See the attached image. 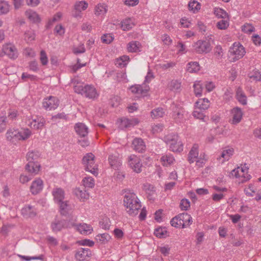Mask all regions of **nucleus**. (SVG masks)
Masks as SVG:
<instances>
[{"mask_svg": "<svg viewBox=\"0 0 261 261\" xmlns=\"http://www.w3.org/2000/svg\"><path fill=\"white\" fill-rule=\"evenodd\" d=\"M138 120L135 118L129 119L126 118H122L120 119L119 127L121 129L129 128L138 124Z\"/></svg>", "mask_w": 261, "mask_h": 261, "instance_id": "nucleus-18", "label": "nucleus"}, {"mask_svg": "<svg viewBox=\"0 0 261 261\" xmlns=\"http://www.w3.org/2000/svg\"><path fill=\"white\" fill-rule=\"evenodd\" d=\"M198 146L194 144L188 154V161L190 164L194 163L198 158Z\"/></svg>", "mask_w": 261, "mask_h": 261, "instance_id": "nucleus-22", "label": "nucleus"}, {"mask_svg": "<svg viewBox=\"0 0 261 261\" xmlns=\"http://www.w3.org/2000/svg\"><path fill=\"white\" fill-rule=\"evenodd\" d=\"M74 129L76 134L83 138L87 136L88 134V128L83 123H76L74 125Z\"/></svg>", "mask_w": 261, "mask_h": 261, "instance_id": "nucleus-19", "label": "nucleus"}, {"mask_svg": "<svg viewBox=\"0 0 261 261\" xmlns=\"http://www.w3.org/2000/svg\"><path fill=\"white\" fill-rule=\"evenodd\" d=\"M194 51L198 54H207L212 50V46L208 40H198L193 45Z\"/></svg>", "mask_w": 261, "mask_h": 261, "instance_id": "nucleus-9", "label": "nucleus"}, {"mask_svg": "<svg viewBox=\"0 0 261 261\" xmlns=\"http://www.w3.org/2000/svg\"><path fill=\"white\" fill-rule=\"evenodd\" d=\"M39 154L37 151H29L27 154V160L28 161L25 166V170L28 172L37 174L40 170V165L37 162Z\"/></svg>", "mask_w": 261, "mask_h": 261, "instance_id": "nucleus-3", "label": "nucleus"}, {"mask_svg": "<svg viewBox=\"0 0 261 261\" xmlns=\"http://www.w3.org/2000/svg\"><path fill=\"white\" fill-rule=\"evenodd\" d=\"M123 202L129 215L135 216L138 214L141 205L135 194L133 193H126L124 196Z\"/></svg>", "mask_w": 261, "mask_h": 261, "instance_id": "nucleus-2", "label": "nucleus"}, {"mask_svg": "<svg viewBox=\"0 0 261 261\" xmlns=\"http://www.w3.org/2000/svg\"><path fill=\"white\" fill-rule=\"evenodd\" d=\"M7 118L5 116H0V133L4 132L7 126Z\"/></svg>", "mask_w": 261, "mask_h": 261, "instance_id": "nucleus-58", "label": "nucleus"}, {"mask_svg": "<svg viewBox=\"0 0 261 261\" xmlns=\"http://www.w3.org/2000/svg\"><path fill=\"white\" fill-rule=\"evenodd\" d=\"M90 169L87 170V171L90 172L95 176H97L98 174V168L96 164H90L89 165Z\"/></svg>", "mask_w": 261, "mask_h": 261, "instance_id": "nucleus-61", "label": "nucleus"}, {"mask_svg": "<svg viewBox=\"0 0 261 261\" xmlns=\"http://www.w3.org/2000/svg\"><path fill=\"white\" fill-rule=\"evenodd\" d=\"M35 38V34L32 31H28L24 34V39L28 42L33 41Z\"/></svg>", "mask_w": 261, "mask_h": 261, "instance_id": "nucleus-54", "label": "nucleus"}, {"mask_svg": "<svg viewBox=\"0 0 261 261\" xmlns=\"http://www.w3.org/2000/svg\"><path fill=\"white\" fill-rule=\"evenodd\" d=\"M200 4L196 1H190L188 4L189 10L194 13H197L200 9Z\"/></svg>", "mask_w": 261, "mask_h": 261, "instance_id": "nucleus-37", "label": "nucleus"}, {"mask_svg": "<svg viewBox=\"0 0 261 261\" xmlns=\"http://www.w3.org/2000/svg\"><path fill=\"white\" fill-rule=\"evenodd\" d=\"M94 158L95 156L92 153H87L83 157L82 161L86 171L90 169L89 165L90 164L94 163Z\"/></svg>", "mask_w": 261, "mask_h": 261, "instance_id": "nucleus-27", "label": "nucleus"}, {"mask_svg": "<svg viewBox=\"0 0 261 261\" xmlns=\"http://www.w3.org/2000/svg\"><path fill=\"white\" fill-rule=\"evenodd\" d=\"M143 190L149 195H152L154 192V188L150 184H145L143 185Z\"/></svg>", "mask_w": 261, "mask_h": 261, "instance_id": "nucleus-50", "label": "nucleus"}, {"mask_svg": "<svg viewBox=\"0 0 261 261\" xmlns=\"http://www.w3.org/2000/svg\"><path fill=\"white\" fill-rule=\"evenodd\" d=\"M132 144L134 149L139 152H142L145 150V145L143 140L141 138H136L134 139Z\"/></svg>", "mask_w": 261, "mask_h": 261, "instance_id": "nucleus-25", "label": "nucleus"}, {"mask_svg": "<svg viewBox=\"0 0 261 261\" xmlns=\"http://www.w3.org/2000/svg\"><path fill=\"white\" fill-rule=\"evenodd\" d=\"M187 70L190 73L196 72L200 70L199 65L197 62L189 63Z\"/></svg>", "mask_w": 261, "mask_h": 261, "instance_id": "nucleus-39", "label": "nucleus"}, {"mask_svg": "<svg viewBox=\"0 0 261 261\" xmlns=\"http://www.w3.org/2000/svg\"><path fill=\"white\" fill-rule=\"evenodd\" d=\"M31 134V130L29 129H23L21 130L13 128L9 129L7 132L6 138L8 141L14 142L27 140L30 137Z\"/></svg>", "mask_w": 261, "mask_h": 261, "instance_id": "nucleus-4", "label": "nucleus"}, {"mask_svg": "<svg viewBox=\"0 0 261 261\" xmlns=\"http://www.w3.org/2000/svg\"><path fill=\"white\" fill-rule=\"evenodd\" d=\"M214 14L218 18L223 19L228 18V14L221 8H216L214 10Z\"/></svg>", "mask_w": 261, "mask_h": 261, "instance_id": "nucleus-45", "label": "nucleus"}, {"mask_svg": "<svg viewBox=\"0 0 261 261\" xmlns=\"http://www.w3.org/2000/svg\"><path fill=\"white\" fill-rule=\"evenodd\" d=\"M190 206V202L187 199H183L180 202V207L182 210L187 211Z\"/></svg>", "mask_w": 261, "mask_h": 261, "instance_id": "nucleus-57", "label": "nucleus"}, {"mask_svg": "<svg viewBox=\"0 0 261 261\" xmlns=\"http://www.w3.org/2000/svg\"><path fill=\"white\" fill-rule=\"evenodd\" d=\"M69 222L65 220H55L51 224L53 231L57 232L68 227Z\"/></svg>", "mask_w": 261, "mask_h": 261, "instance_id": "nucleus-16", "label": "nucleus"}, {"mask_svg": "<svg viewBox=\"0 0 261 261\" xmlns=\"http://www.w3.org/2000/svg\"><path fill=\"white\" fill-rule=\"evenodd\" d=\"M204 111L195 108L193 112V116L194 118L204 120L205 115L204 114Z\"/></svg>", "mask_w": 261, "mask_h": 261, "instance_id": "nucleus-47", "label": "nucleus"}, {"mask_svg": "<svg viewBox=\"0 0 261 261\" xmlns=\"http://www.w3.org/2000/svg\"><path fill=\"white\" fill-rule=\"evenodd\" d=\"M172 114V117L177 123H180L184 120L185 111L184 108L179 105L172 103L171 106Z\"/></svg>", "mask_w": 261, "mask_h": 261, "instance_id": "nucleus-10", "label": "nucleus"}, {"mask_svg": "<svg viewBox=\"0 0 261 261\" xmlns=\"http://www.w3.org/2000/svg\"><path fill=\"white\" fill-rule=\"evenodd\" d=\"M228 19H223L218 21L217 23V27L219 29L225 30L229 25V22L227 20Z\"/></svg>", "mask_w": 261, "mask_h": 261, "instance_id": "nucleus-52", "label": "nucleus"}, {"mask_svg": "<svg viewBox=\"0 0 261 261\" xmlns=\"http://www.w3.org/2000/svg\"><path fill=\"white\" fill-rule=\"evenodd\" d=\"M194 92L196 96H200L202 94V87L199 82L193 85Z\"/></svg>", "mask_w": 261, "mask_h": 261, "instance_id": "nucleus-55", "label": "nucleus"}, {"mask_svg": "<svg viewBox=\"0 0 261 261\" xmlns=\"http://www.w3.org/2000/svg\"><path fill=\"white\" fill-rule=\"evenodd\" d=\"M232 116V123L237 124L239 123L242 120L243 116V112L241 108L235 107L231 110Z\"/></svg>", "mask_w": 261, "mask_h": 261, "instance_id": "nucleus-20", "label": "nucleus"}, {"mask_svg": "<svg viewBox=\"0 0 261 261\" xmlns=\"http://www.w3.org/2000/svg\"><path fill=\"white\" fill-rule=\"evenodd\" d=\"M229 52L231 56H233L231 59L232 62H236L242 58L246 53L243 46L238 42L233 43V46L230 48Z\"/></svg>", "mask_w": 261, "mask_h": 261, "instance_id": "nucleus-7", "label": "nucleus"}, {"mask_svg": "<svg viewBox=\"0 0 261 261\" xmlns=\"http://www.w3.org/2000/svg\"><path fill=\"white\" fill-rule=\"evenodd\" d=\"M196 108L205 111L210 107V101L207 98L199 99L195 103Z\"/></svg>", "mask_w": 261, "mask_h": 261, "instance_id": "nucleus-29", "label": "nucleus"}, {"mask_svg": "<svg viewBox=\"0 0 261 261\" xmlns=\"http://www.w3.org/2000/svg\"><path fill=\"white\" fill-rule=\"evenodd\" d=\"M133 25V22L130 18H126L121 21V28L124 31L130 30Z\"/></svg>", "mask_w": 261, "mask_h": 261, "instance_id": "nucleus-41", "label": "nucleus"}, {"mask_svg": "<svg viewBox=\"0 0 261 261\" xmlns=\"http://www.w3.org/2000/svg\"><path fill=\"white\" fill-rule=\"evenodd\" d=\"M40 61L43 65H46L48 63V58L44 50H42L40 51Z\"/></svg>", "mask_w": 261, "mask_h": 261, "instance_id": "nucleus-60", "label": "nucleus"}, {"mask_svg": "<svg viewBox=\"0 0 261 261\" xmlns=\"http://www.w3.org/2000/svg\"><path fill=\"white\" fill-rule=\"evenodd\" d=\"M71 83L73 84L76 93L81 94L87 98L95 99L98 96L96 89L92 85H87L84 86L83 83L79 82L76 78L72 79Z\"/></svg>", "mask_w": 261, "mask_h": 261, "instance_id": "nucleus-1", "label": "nucleus"}, {"mask_svg": "<svg viewBox=\"0 0 261 261\" xmlns=\"http://www.w3.org/2000/svg\"><path fill=\"white\" fill-rule=\"evenodd\" d=\"M74 193L82 201H84L89 197V193L87 192L85 188H83L82 189L80 188H75L74 190Z\"/></svg>", "mask_w": 261, "mask_h": 261, "instance_id": "nucleus-26", "label": "nucleus"}, {"mask_svg": "<svg viewBox=\"0 0 261 261\" xmlns=\"http://www.w3.org/2000/svg\"><path fill=\"white\" fill-rule=\"evenodd\" d=\"M154 234L159 238H165L168 236L166 228L159 227L154 230Z\"/></svg>", "mask_w": 261, "mask_h": 261, "instance_id": "nucleus-40", "label": "nucleus"}, {"mask_svg": "<svg viewBox=\"0 0 261 261\" xmlns=\"http://www.w3.org/2000/svg\"><path fill=\"white\" fill-rule=\"evenodd\" d=\"M109 162L111 167L115 169L118 170L121 165V159L118 155H111L109 157Z\"/></svg>", "mask_w": 261, "mask_h": 261, "instance_id": "nucleus-24", "label": "nucleus"}, {"mask_svg": "<svg viewBox=\"0 0 261 261\" xmlns=\"http://www.w3.org/2000/svg\"><path fill=\"white\" fill-rule=\"evenodd\" d=\"M25 15L29 20L33 23L39 22L40 21L39 15L33 10L31 9L27 10Z\"/></svg>", "mask_w": 261, "mask_h": 261, "instance_id": "nucleus-28", "label": "nucleus"}, {"mask_svg": "<svg viewBox=\"0 0 261 261\" xmlns=\"http://www.w3.org/2000/svg\"><path fill=\"white\" fill-rule=\"evenodd\" d=\"M10 5L6 1H0V15H5L10 11Z\"/></svg>", "mask_w": 261, "mask_h": 261, "instance_id": "nucleus-34", "label": "nucleus"}, {"mask_svg": "<svg viewBox=\"0 0 261 261\" xmlns=\"http://www.w3.org/2000/svg\"><path fill=\"white\" fill-rule=\"evenodd\" d=\"M191 216L187 213L180 214L173 218L171 221V225L175 227L185 228L192 224Z\"/></svg>", "mask_w": 261, "mask_h": 261, "instance_id": "nucleus-5", "label": "nucleus"}, {"mask_svg": "<svg viewBox=\"0 0 261 261\" xmlns=\"http://www.w3.org/2000/svg\"><path fill=\"white\" fill-rule=\"evenodd\" d=\"M7 56L11 59H15L18 57V51L16 47L11 43L5 44L0 50V57Z\"/></svg>", "mask_w": 261, "mask_h": 261, "instance_id": "nucleus-8", "label": "nucleus"}, {"mask_svg": "<svg viewBox=\"0 0 261 261\" xmlns=\"http://www.w3.org/2000/svg\"><path fill=\"white\" fill-rule=\"evenodd\" d=\"M165 111L162 108H158L151 112V117L153 118H159L164 116Z\"/></svg>", "mask_w": 261, "mask_h": 261, "instance_id": "nucleus-38", "label": "nucleus"}, {"mask_svg": "<svg viewBox=\"0 0 261 261\" xmlns=\"http://www.w3.org/2000/svg\"><path fill=\"white\" fill-rule=\"evenodd\" d=\"M171 90L178 91L180 89L181 83L177 80H172L168 84Z\"/></svg>", "mask_w": 261, "mask_h": 261, "instance_id": "nucleus-48", "label": "nucleus"}, {"mask_svg": "<svg viewBox=\"0 0 261 261\" xmlns=\"http://www.w3.org/2000/svg\"><path fill=\"white\" fill-rule=\"evenodd\" d=\"M114 38L112 37L111 34H105L101 37V40L102 41V42L109 44L113 40Z\"/></svg>", "mask_w": 261, "mask_h": 261, "instance_id": "nucleus-59", "label": "nucleus"}, {"mask_svg": "<svg viewBox=\"0 0 261 261\" xmlns=\"http://www.w3.org/2000/svg\"><path fill=\"white\" fill-rule=\"evenodd\" d=\"M134 94L145 96L149 90V87L145 84L142 85H135L129 88Z\"/></svg>", "mask_w": 261, "mask_h": 261, "instance_id": "nucleus-14", "label": "nucleus"}, {"mask_svg": "<svg viewBox=\"0 0 261 261\" xmlns=\"http://www.w3.org/2000/svg\"><path fill=\"white\" fill-rule=\"evenodd\" d=\"M18 256L25 260V261H30L31 260H43V258H44V255L41 254L38 256H33V257H30V256H24V255H18Z\"/></svg>", "mask_w": 261, "mask_h": 261, "instance_id": "nucleus-49", "label": "nucleus"}, {"mask_svg": "<svg viewBox=\"0 0 261 261\" xmlns=\"http://www.w3.org/2000/svg\"><path fill=\"white\" fill-rule=\"evenodd\" d=\"M88 6V3L84 1L76 2L74 4V10L82 11L86 10Z\"/></svg>", "mask_w": 261, "mask_h": 261, "instance_id": "nucleus-43", "label": "nucleus"}, {"mask_svg": "<svg viewBox=\"0 0 261 261\" xmlns=\"http://www.w3.org/2000/svg\"><path fill=\"white\" fill-rule=\"evenodd\" d=\"M128 60L129 57L128 56H123L117 60L116 64H118L120 66H124L126 65Z\"/></svg>", "mask_w": 261, "mask_h": 261, "instance_id": "nucleus-56", "label": "nucleus"}, {"mask_svg": "<svg viewBox=\"0 0 261 261\" xmlns=\"http://www.w3.org/2000/svg\"><path fill=\"white\" fill-rule=\"evenodd\" d=\"M107 11V6L105 4H98L95 8V14L96 15H103Z\"/></svg>", "mask_w": 261, "mask_h": 261, "instance_id": "nucleus-42", "label": "nucleus"}, {"mask_svg": "<svg viewBox=\"0 0 261 261\" xmlns=\"http://www.w3.org/2000/svg\"><path fill=\"white\" fill-rule=\"evenodd\" d=\"M83 180L85 187L92 188L94 186V180L92 177H85Z\"/></svg>", "mask_w": 261, "mask_h": 261, "instance_id": "nucleus-53", "label": "nucleus"}, {"mask_svg": "<svg viewBox=\"0 0 261 261\" xmlns=\"http://www.w3.org/2000/svg\"><path fill=\"white\" fill-rule=\"evenodd\" d=\"M21 214L24 217L29 218L35 217L37 213L34 207L30 205H28L22 208Z\"/></svg>", "mask_w": 261, "mask_h": 261, "instance_id": "nucleus-23", "label": "nucleus"}, {"mask_svg": "<svg viewBox=\"0 0 261 261\" xmlns=\"http://www.w3.org/2000/svg\"><path fill=\"white\" fill-rule=\"evenodd\" d=\"M248 77L253 81L258 82L261 81V74L258 70H253L248 73Z\"/></svg>", "mask_w": 261, "mask_h": 261, "instance_id": "nucleus-44", "label": "nucleus"}, {"mask_svg": "<svg viewBox=\"0 0 261 261\" xmlns=\"http://www.w3.org/2000/svg\"><path fill=\"white\" fill-rule=\"evenodd\" d=\"M45 120L42 117L36 116L32 120H29L28 125L34 129H42L45 123Z\"/></svg>", "mask_w": 261, "mask_h": 261, "instance_id": "nucleus-13", "label": "nucleus"}, {"mask_svg": "<svg viewBox=\"0 0 261 261\" xmlns=\"http://www.w3.org/2000/svg\"><path fill=\"white\" fill-rule=\"evenodd\" d=\"M42 106L46 110H55L59 106V100L56 97L50 96L44 99Z\"/></svg>", "mask_w": 261, "mask_h": 261, "instance_id": "nucleus-11", "label": "nucleus"}, {"mask_svg": "<svg viewBox=\"0 0 261 261\" xmlns=\"http://www.w3.org/2000/svg\"><path fill=\"white\" fill-rule=\"evenodd\" d=\"M236 98L243 105L247 104V97L241 88L239 87L236 91Z\"/></svg>", "mask_w": 261, "mask_h": 261, "instance_id": "nucleus-30", "label": "nucleus"}, {"mask_svg": "<svg viewBox=\"0 0 261 261\" xmlns=\"http://www.w3.org/2000/svg\"><path fill=\"white\" fill-rule=\"evenodd\" d=\"M141 46L140 43L137 41H132L127 45V49L129 52L135 53L140 51Z\"/></svg>", "mask_w": 261, "mask_h": 261, "instance_id": "nucleus-32", "label": "nucleus"}, {"mask_svg": "<svg viewBox=\"0 0 261 261\" xmlns=\"http://www.w3.org/2000/svg\"><path fill=\"white\" fill-rule=\"evenodd\" d=\"M43 188V180L40 178H37L32 182L30 191L32 194L36 195L42 190Z\"/></svg>", "mask_w": 261, "mask_h": 261, "instance_id": "nucleus-17", "label": "nucleus"}, {"mask_svg": "<svg viewBox=\"0 0 261 261\" xmlns=\"http://www.w3.org/2000/svg\"><path fill=\"white\" fill-rule=\"evenodd\" d=\"M77 230L83 234H88L91 233L93 230L92 227L87 224H79L77 226Z\"/></svg>", "mask_w": 261, "mask_h": 261, "instance_id": "nucleus-31", "label": "nucleus"}, {"mask_svg": "<svg viewBox=\"0 0 261 261\" xmlns=\"http://www.w3.org/2000/svg\"><path fill=\"white\" fill-rule=\"evenodd\" d=\"M60 208V211L62 215H65L69 210L70 205L67 200H62L60 202L57 203Z\"/></svg>", "mask_w": 261, "mask_h": 261, "instance_id": "nucleus-33", "label": "nucleus"}, {"mask_svg": "<svg viewBox=\"0 0 261 261\" xmlns=\"http://www.w3.org/2000/svg\"><path fill=\"white\" fill-rule=\"evenodd\" d=\"M242 30L245 33H251L254 31V27L250 23H245L242 27Z\"/></svg>", "mask_w": 261, "mask_h": 261, "instance_id": "nucleus-51", "label": "nucleus"}, {"mask_svg": "<svg viewBox=\"0 0 261 261\" xmlns=\"http://www.w3.org/2000/svg\"><path fill=\"white\" fill-rule=\"evenodd\" d=\"M165 142L169 145L170 149L173 152H181L183 150V144L179 140L178 135L169 134L164 137Z\"/></svg>", "mask_w": 261, "mask_h": 261, "instance_id": "nucleus-6", "label": "nucleus"}, {"mask_svg": "<svg viewBox=\"0 0 261 261\" xmlns=\"http://www.w3.org/2000/svg\"><path fill=\"white\" fill-rule=\"evenodd\" d=\"M128 164L129 166L137 173L141 171L142 164L139 158L135 155H131L129 157Z\"/></svg>", "mask_w": 261, "mask_h": 261, "instance_id": "nucleus-15", "label": "nucleus"}, {"mask_svg": "<svg viewBox=\"0 0 261 261\" xmlns=\"http://www.w3.org/2000/svg\"><path fill=\"white\" fill-rule=\"evenodd\" d=\"M174 160L173 156L170 154L163 155L161 158V161L162 162L163 165L166 166L170 165L173 163Z\"/></svg>", "mask_w": 261, "mask_h": 261, "instance_id": "nucleus-36", "label": "nucleus"}, {"mask_svg": "<svg viewBox=\"0 0 261 261\" xmlns=\"http://www.w3.org/2000/svg\"><path fill=\"white\" fill-rule=\"evenodd\" d=\"M234 152V149L232 148H229L223 150L221 153V157L225 160L228 161L230 156L232 155Z\"/></svg>", "mask_w": 261, "mask_h": 261, "instance_id": "nucleus-46", "label": "nucleus"}, {"mask_svg": "<svg viewBox=\"0 0 261 261\" xmlns=\"http://www.w3.org/2000/svg\"><path fill=\"white\" fill-rule=\"evenodd\" d=\"M52 194L54 197V200L56 203L60 202L65 199V192L62 188H54L53 190Z\"/></svg>", "mask_w": 261, "mask_h": 261, "instance_id": "nucleus-21", "label": "nucleus"}, {"mask_svg": "<svg viewBox=\"0 0 261 261\" xmlns=\"http://www.w3.org/2000/svg\"><path fill=\"white\" fill-rule=\"evenodd\" d=\"M110 239V236L107 233L98 234L95 237L96 241L100 244H106Z\"/></svg>", "mask_w": 261, "mask_h": 261, "instance_id": "nucleus-35", "label": "nucleus"}, {"mask_svg": "<svg viewBox=\"0 0 261 261\" xmlns=\"http://www.w3.org/2000/svg\"><path fill=\"white\" fill-rule=\"evenodd\" d=\"M61 16H62V14L60 12H58L56 14H55L54 15V16L53 17V18L49 20V21L48 22V24H47V27L48 28L49 26L51 25L54 22L59 20L60 19V18L61 17Z\"/></svg>", "mask_w": 261, "mask_h": 261, "instance_id": "nucleus-63", "label": "nucleus"}, {"mask_svg": "<svg viewBox=\"0 0 261 261\" xmlns=\"http://www.w3.org/2000/svg\"><path fill=\"white\" fill-rule=\"evenodd\" d=\"M55 33L60 36L63 35L65 33L63 27L61 24L56 25L55 28Z\"/></svg>", "mask_w": 261, "mask_h": 261, "instance_id": "nucleus-64", "label": "nucleus"}, {"mask_svg": "<svg viewBox=\"0 0 261 261\" xmlns=\"http://www.w3.org/2000/svg\"><path fill=\"white\" fill-rule=\"evenodd\" d=\"M92 255V252L88 248H79L75 254V258L79 261L87 260Z\"/></svg>", "mask_w": 261, "mask_h": 261, "instance_id": "nucleus-12", "label": "nucleus"}, {"mask_svg": "<svg viewBox=\"0 0 261 261\" xmlns=\"http://www.w3.org/2000/svg\"><path fill=\"white\" fill-rule=\"evenodd\" d=\"M214 54L218 59H220L222 57L223 51L221 46L217 45L215 47Z\"/></svg>", "mask_w": 261, "mask_h": 261, "instance_id": "nucleus-62", "label": "nucleus"}]
</instances>
